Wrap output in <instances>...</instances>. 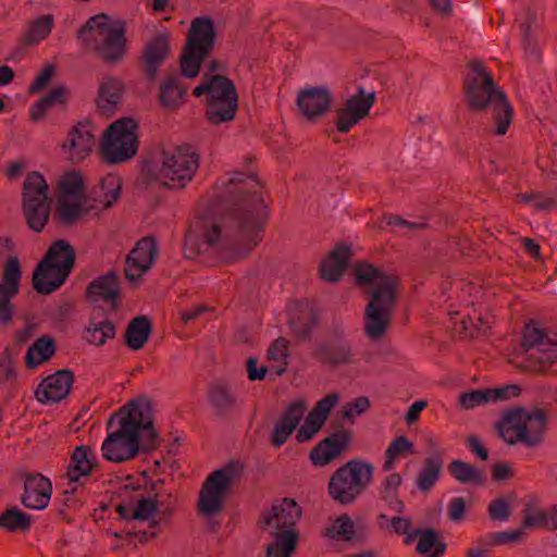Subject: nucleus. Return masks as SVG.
<instances>
[{"mask_svg": "<svg viewBox=\"0 0 557 557\" xmlns=\"http://www.w3.org/2000/svg\"><path fill=\"white\" fill-rule=\"evenodd\" d=\"M107 429L109 433L100 447L103 459L115 463L133 459L141 444H150L157 437L150 400L145 396L131 400L110 417Z\"/></svg>", "mask_w": 557, "mask_h": 557, "instance_id": "f257e3e1", "label": "nucleus"}, {"mask_svg": "<svg viewBox=\"0 0 557 557\" xmlns=\"http://www.w3.org/2000/svg\"><path fill=\"white\" fill-rule=\"evenodd\" d=\"M354 275L358 285L371 290L364 310V333L370 339L379 341L385 335L394 313L397 281L367 262L358 263Z\"/></svg>", "mask_w": 557, "mask_h": 557, "instance_id": "f03ea898", "label": "nucleus"}, {"mask_svg": "<svg viewBox=\"0 0 557 557\" xmlns=\"http://www.w3.org/2000/svg\"><path fill=\"white\" fill-rule=\"evenodd\" d=\"M465 86L468 106L474 111L491 108L494 115L493 133L504 136L512 120V108L481 62L470 64Z\"/></svg>", "mask_w": 557, "mask_h": 557, "instance_id": "7ed1b4c3", "label": "nucleus"}, {"mask_svg": "<svg viewBox=\"0 0 557 557\" xmlns=\"http://www.w3.org/2000/svg\"><path fill=\"white\" fill-rule=\"evenodd\" d=\"M125 22L107 14L91 16L79 29L78 38L94 48L108 63L120 62L126 53Z\"/></svg>", "mask_w": 557, "mask_h": 557, "instance_id": "20e7f679", "label": "nucleus"}, {"mask_svg": "<svg viewBox=\"0 0 557 557\" xmlns=\"http://www.w3.org/2000/svg\"><path fill=\"white\" fill-rule=\"evenodd\" d=\"M193 95L207 106L208 119L214 124L232 121L237 112L238 95L234 83L226 76L206 73Z\"/></svg>", "mask_w": 557, "mask_h": 557, "instance_id": "39448f33", "label": "nucleus"}, {"mask_svg": "<svg viewBox=\"0 0 557 557\" xmlns=\"http://www.w3.org/2000/svg\"><path fill=\"white\" fill-rule=\"evenodd\" d=\"M544 412L534 408H513L505 411L496 423L499 436L509 445H537L546 430Z\"/></svg>", "mask_w": 557, "mask_h": 557, "instance_id": "423d86ee", "label": "nucleus"}, {"mask_svg": "<svg viewBox=\"0 0 557 557\" xmlns=\"http://www.w3.org/2000/svg\"><path fill=\"white\" fill-rule=\"evenodd\" d=\"M199 156L191 146H178L163 151L154 165L153 180L164 188L180 190L195 177Z\"/></svg>", "mask_w": 557, "mask_h": 557, "instance_id": "0eeeda50", "label": "nucleus"}, {"mask_svg": "<svg viewBox=\"0 0 557 557\" xmlns=\"http://www.w3.org/2000/svg\"><path fill=\"white\" fill-rule=\"evenodd\" d=\"M373 476L372 462L362 458L351 459L331 475L327 493L335 503L351 505L372 483Z\"/></svg>", "mask_w": 557, "mask_h": 557, "instance_id": "6e6552de", "label": "nucleus"}, {"mask_svg": "<svg viewBox=\"0 0 557 557\" xmlns=\"http://www.w3.org/2000/svg\"><path fill=\"white\" fill-rule=\"evenodd\" d=\"M139 122L123 116L111 123L101 138V156L107 163L120 164L132 160L138 152Z\"/></svg>", "mask_w": 557, "mask_h": 557, "instance_id": "1a4fd4ad", "label": "nucleus"}, {"mask_svg": "<svg viewBox=\"0 0 557 557\" xmlns=\"http://www.w3.org/2000/svg\"><path fill=\"white\" fill-rule=\"evenodd\" d=\"M243 472V462L231 460L210 473L199 492L198 509L200 513L207 517L218 513L228 490L242 478Z\"/></svg>", "mask_w": 557, "mask_h": 557, "instance_id": "9d476101", "label": "nucleus"}, {"mask_svg": "<svg viewBox=\"0 0 557 557\" xmlns=\"http://www.w3.org/2000/svg\"><path fill=\"white\" fill-rule=\"evenodd\" d=\"M160 492L156 484L149 486L134 479H127L120 487V503L116 508L123 519L146 521L153 517L160 505Z\"/></svg>", "mask_w": 557, "mask_h": 557, "instance_id": "9b49d317", "label": "nucleus"}, {"mask_svg": "<svg viewBox=\"0 0 557 557\" xmlns=\"http://www.w3.org/2000/svg\"><path fill=\"white\" fill-rule=\"evenodd\" d=\"M322 537L333 545L360 544L369 536L367 523L360 517L341 513L330 517L321 531Z\"/></svg>", "mask_w": 557, "mask_h": 557, "instance_id": "f8f14e48", "label": "nucleus"}, {"mask_svg": "<svg viewBox=\"0 0 557 557\" xmlns=\"http://www.w3.org/2000/svg\"><path fill=\"white\" fill-rule=\"evenodd\" d=\"M96 126L89 121H81L73 125L60 144V153L71 162L87 159L97 145Z\"/></svg>", "mask_w": 557, "mask_h": 557, "instance_id": "ddd939ff", "label": "nucleus"}, {"mask_svg": "<svg viewBox=\"0 0 557 557\" xmlns=\"http://www.w3.org/2000/svg\"><path fill=\"white\" fill-rule=\"evenodd\" d=\"M267 216V206L259 195H255L246 203L245 215L240 223L239 242L244 248L238 256H245L259 244Z\"/></svg>", "mask_w": 557, "mask_h": 557, "instance_id": "4468645a", "label": "nucleus"}, {"mask_svg": "<svg viewBox=\"0 0 557 557\" xmlns=\"http://www.w3.org/2000/svg\"><path fill=\"white\" fill-rule=\"evenodd\" d=\"M302 517V508L294 498L285 497L275 500L260 517L263 531L297 530L296 524Z\"/></svg>", "mask_w": 557, "mask_h": 557, "instance_id": "2eb2a0df", "label": "nucleus"}, {"mask_svg": "<svg viewBox=\"0 0 557 557\" xmlns=\"http://www.w3.org/2000/svg\"><path fill=\"white\" fill-rule=\"evenodd\" d=\"M221 238L220 225L214 220L201 219L194 223L186 235L184 250L187 258L207 252Z\"/></svg>", "mask_w": 557, "mask_h": 557, "instance_id": "dca6fc26", "label": "nucleus"}, {"mask_svg": "<svg viewBox=\"0 0 557 557\" xmlns=\"http://www.w3.org/2000/svg\"><path fill=\"white\" fill-rule=\"evenodd\" d=\"M158 255L156 240L144 237L138 240L126 258L125 275L131 282H138L153 265Z\"/></svg>", "mask_w": 557, "mask_h": 557, "instance_id": "f3484780", "label": "nucleus"}, {"mask_svg": "<svg viewBox=\"0 0 557 557\" xmlns=\"http://www.w3.org/2000/svg\"><path fill=\"white\" fill-rule=\"evenodd\" d=\"M332 92L326 86H310L298 91L297 108L307 121H317L330 109Z\"/></svg>", "mask_w": 557, "mask_h": 557, "instance_id": "a211bd4d", "label": "nucleus"}, {"mask_svg": "<svg viewBox=\"0 0 557 557\" xmlns=\"http://www.w3.org/2000/svg\"><path fill=\"white\" fill-rule=\"evenodd\" d=\"M374 102V94L366 92L359 88L358 92L350 96L344 107L337 112V129L342 133L349 131L363 117H366Z\"/></svg>", "mask_w": 557, "mask_h": 557, "instance_id": "6ab92c4d", "label": "nucleus"}, {"mask_svg": "<svg viewBox=\"0 0 557 557\" xmlns=\"http://www.w3.org/2000/svg\"><path fill=\"white\" fill-rule=\"evenodd\" d=\"M21 280L20 261L10 257L3 270V278L0 281V322L8 323L13 317L11 299L17 294Z\"/></svg>", "mask_w": 557, "mask_h": 557, "instance_id": "aec40b11", "label": "nucleus"}, {"mask_svg": "<svg viewBox=\"0 0 557 557\" xmlns=\"http://www.w3.org/2000/svg\"><path fill=\"white\" fill-rule=\"evenodd\" d=\"M516 385H505L496 388L471 389L463 392L458 397L460 409L469 411L480 407L496 404L518 395Z\"/></svg>", "mask_w": 557, "mask_h": 557, "instance_id": "412c9836", "label": "nucleus"}, {"mask_svg": "<svg viewBox=\"0 0 557 557\" xmlns=\"http://www.w3.org/2000/svg\"><path fill=\"white\" fill-rule=\"evenodd\" d=\"M351 443L349 431H339L319 442L309 453L314 467H325L335 460Z\"/></svg>", "mask_w": 557, "mask_h": 557, "instance_id": "4be33fe9", "label": "nucleus"}, {"mask_svg": "<svg viewBox=\"0 0 557 557\" xmlns=\"http://www.w3.org/2000/svg\"><path fill=\"white\" fill-rule=\"evenodd\" d=\"M72 384L73 374L60 370L41 381L35 392L36 399L41 404L59 403L69 395Z\"/></svg>", "mask_w": 557, "mask_h": 557, "instance_id": "5701e85b", "label": "nucleus"}, {"mask_svg": "<svg viewBox=\"0 0 557 557\" xmlns=\"http://www.w3.org/2000/svg\"><path fill=\"white\" fill-rule=\"evenodd\" d=\"M307 408L308 401L306 399H295L278 418L271 434V442L275 447L282 446L287 441L296 430Z\"/></svg>", "mask_w": 557, "mask_h": 557, "instance_id": "b1692460", "label": "nucleus"}, {"mask_svg": "<svg viewBox=\"0 0 557 557\" xmlns=\"http://www.w3.org/2000/svg\"><path fill=\"white\" fill-rule=\"evenodd\" d=\"M124 82L114 76L104 77L98 87L96 107L104 115L114 114L123 101L125 94Z\"/></svg>", "mask_w": 557, "mask_h": 557, "instance_id": "393cba45", "label": "nucleus"}, {"mask_svg": "<svg viewBox=\"0 0 557 557\" xmlns=\"http://www.w3.org/2000/svg\"><path fill=\"white\" fill-rule=\"evenodd\" d=\"M215 29L211 18L196 17L191 21L185 46L210 53L214 47Z\"/></svg>", "mask_w": 557, "mask_h": 557, "instance_id": "a878e982", "label": "nucleus"}, {"mask_svg": "<svg viewBox=\"0 0 557 557\" xmlns=\"http://www.w3.org/2000/svg\"><path fill=\"white\" fill-rule=\"evenodd\" d=\"M269 541L264 545V557H293L300 541L298 530L264 531Z\"/></svg>", "mask_w": 557, "mask_h": 557, "instance_id": "bb28decb", "label": "nucleus"}, {"mask_svg": "<svg viewBox=\"0 0 557 557\" xmlns=\"http://www.w3.org/2000/svg\"><path fill=\"white\" fill-rule=\"evenodd\" d=\"M52 486L47 478L40 474L30 475L25 481L23 504L32 509H45L50 502Z\"/></svg>", "mask_w": 557, "mask_h": 557, "instance_id": "cd10ccee", "label": "nucleus"}, {"mask_svg": "<svg viewBox=\"0 0 557 557\" xmlns=\"http://www.w3.org/2000/svg\"><path fill=\"white\" fill-rule=\"evenodd\" d=\"M69 274L64 265L40 261L33 274L34 288L40 294H50L64 283Z\"/></svg>", "mask_w": 557, "mask_h": 557, "instance_id": "c85d7f7f", "label": "nucleus"}, {"mask_svg": "<svg viewBox=\"0 0 557 557\" xmlns=\"http://www.w3.org/2000/svg\"><path fill=\"white\" fill-rule=\"evenodd\" d=\"M96 465L97 457L94 449L85 445L77 446L72 453L65 476L71 483H76L88 476Z\"/></svg>", "mask_w": 557, "mask_h": 557, "instance_id": "c756f323", "label": "nucleus"}, {"mask_svg": "<svg viewBox=\"0 0 557 557\" xmlns=\"http://www.w3.org/2000/svg\"><path fill=\"white\" fill-rule=\"evenodd\" d=\"M170 33L162 32L152 38L146 46L145 64L146 71L154 78L159 66L165 61L170 50Z\"/></svg>", "mask_w": 557, "mask_h": 557, "instance_id": "7c9ffc66", "label": "nucleus"}, {"mask_svg": "<svg viewBox=\"0 0 557 557\" xmlns=\"http://www.w3.org/2000/svg\"><path fill=\"white\" fill-rule=\"evenodd\" d=\"M350 258V248L347 245L336 246L321 262L320 273L323 280L338 281Z\"/></svg>", "mask_w": 557, "mask_h": 557, "instance_id": "2f4dec72", "label": "nucleus"}, {"mask_svg": "<svg viewBox=\"0 0 557 557\" xmlns=\"http://www.w3.org/2000/svg\"><path fill=\"white\" fill-rule=\"evenodd\" d=\"M120 290V284L115 274H107L95 280L89 288L88 294L95 302H106L112 307L115 305Z\"/></svg>", "mask_w": 557, "mask_h": 557, "instance_id": "473e14b6", "label": "nucleus"}, {"mask_svg": "<svg viewBox=\"0 0 557 557\" xmlns=\"http://www.w3.org/2000/svg\"><path fill=\"white\" fill-rule=\"evenodd\" d=\"M123 181L116 173H108L99 180L97 201L103 209L112 208L120 199L122 194Z\"/></svg>", "mask_w": 557, "mask_h": 557, "instance_id": "72a5a7b5", "label": "nucleus"}, {"mask_svg": "<svg viewBox=\"0 0 557 557\" xmlns=\"http://www.w3.org/2000/svg\"><path fill=\"white\" fill-rule=\"evenodd\" d=\"M187 89L178 78H169L160 85L159 100L168 111H176L182 108L186 101Z\"/></svg>", "mask_w": 557, "mask_h": 557, "instance_id": "f704fd0d", "label": "nucleus"}, {"mask_svg": "<svg viewBox=\"0 0 557 557\" xmlns=\"http://www.w3.org/2000/svg\"><path fill=\"white\" fill-rule=\"evenodd\" d=\"M448 472L460 484L468 486H481L485 483L486 476L482 469H479L460 459L453 460L448 466Z\"/></svg>", "mask_w": 557, "mask_h": 557, "instance_id": "c9c22d12", "label": "nucleus"}, {"mask_svg": "<svg viewBox=\"0 0 557 557\" xmlns=\"http://www.w3.org/2000/svg\"><path fill=\"white\" fill-rule=\"evenodd\" d=\"M51 201H25L22 209L27 225L34 232H41L50 214Z\"/></svg>", "mask_w": 557, "mask_h": 557, "instance_id": "e433bc0d", "label": "nucleus"}, {"mask_svg": "<svg viewBox=\"0 0 557 557\" xmlns=\"http://www.w3.org/2000/svg\"><path fill=\"white\" fill-rule=\"evenodd\" d=\"M25 201H51L46 178L40 172H29L23 184V199Z\"/></svg>", "mask_w": 557, "mask_h": 557, "instance_id": "4c0bfd02", "label": "nucleus"}, {"mask_svg": "<svg viewBox=\"0 0 557 557\" xmlns=\"http://www.w3.org/2000/svg\"><path fill=\"white\" fill-rule=\"evenodd\" d=\"M115 336V326L108 319H91L84 330L85 341L94 346H103Z\"/></svg>", "mask_w": 557, "mask_h": 557, "instance_id": "58836bf2", "label": "nucleus"}, {"mask_svg": "<svg viewBox=\"0 0 557 557\" xmlns=\"http://www.w3.org/2000/svg\"><path fill=\"white\" fill-rule=\"evenodd\" d=\"M414 445L407 436L395 437L387 446L384 453V459L382 463V471L389 472L396 467L397 460L406 455L414 454Z\"/></svg>", "mask_w": 557, "mask_h": 557, "instance_id": "ea45409f", "label": "nucleus"}, {"mask_svg": "<svg viewBox=\"0 0 557 557\" xmlns=\"http://www.w3.org/2000/svg\"><path fill=\"white\" fill-rule=\"evenodd\" d=\"M54 17L51 14L39 15L32 20L24 33V44L35 46L45 40L51 33Z\"/></svg>", "mask_w": 557, "mask_h": 557, "instance_id": "a19ab883", "label": "nucleus"}, {"mask_svg": "<svg viewBox=\"0 0 557 557\" xmlns=\"http://www.w3.org/2000/svg\"><path fill=\"white\" fill-rule=\"evenodd\" d=\"M151 332L150 322L146 317H139L129 322L125 332V343L132 350L141 349Z\"/></svg>", "mask_w": 557, "mask_h": 557, "instance_id": "79ce46f5", "label": "nucleus"}, {"mask_svg": "<svg viewBox=\"0 0 557 557\" xmlns=\"http://www.w3.org/2000/svg\"><path fill=\"white\" fill-rule=\"evenodd\" d=\"M55 345L51 337H40L29 346L26 352V366L35 369L47 362L54 354Z\"/></svg>", "mask_w": 557, "mask_h": 557, "instance_id": "37998d69", "label": "nucleus"}, {"mask_svg": "<svg viewBox=\"0 0 557 557\" xmlns=\"http://www.w3.org/2000/svg\"><path fill=\"white\" fill-rule=\"evenodd\" d=\"M85 180L77 170H70L60 175L58 187L59 197L82 198L85 191Z\"/></svg>", "mask_w": 557, "mask_h": 557, "instance_id": "c03bdc74", "label": "nucleus"}, {"mask_svg": "<svg viewBox=\"0 0 557 557\" xmlns=\"http://www.w3.org/2000/svg\"><path fill=\"white\" fill-rule=\"evenodd\" d=\"M75 253L72 246L64 240L52 244L42 261L51 265H64L66 272L70 273L74 264Z\"/></svg>", "mask_w": 557, "mask_h": 557, "instance_id": "a18cd8bd", "label": "nucleus"}, {"mask_svg": "<svg viewBox=\"0 0 557 557\" xmlns=\"http://www.w3.org/2000/svg\"><path fill=\"white\" fill-rule=\"evenodd\" d=\"M417 550L422 557H442L446 545L440 540L437 533L432 529L418 530Z\"/></svg>", "mask_w": 557, "mask_h": 557, "instance_id": "49530a36", "label": "nucleus"}, {"mask_svg": "<svg viewBox=\"0 0 557 557\" xmlns=\"http://www.w3.org/2000/svg\"><path fill=\"white\" fill-rule=\"evenodd\" d=\"M208 53L184 46L180 70L183 76L195 78L199 75L203 60Z\"/></svg>", "mask_w": 557, "mask_h": 557, "instance_id": "de8ad7c7", "label": "nucleus"}, {"mask_svg": "<svg viewBox=\"0 0 557 557\" xmlns=\"http://www.w3.org/2000/svg\"><path fill=\"white\" fill-rule=\"evenodd\" d=\"M403 484V475L398 472L389 471L384 481L382 482L381 494L384 500L397 511L403 510L404 505L401 500L397 498V493Z\"/></svg>", "mask_w": 557, "mask_h": 557, "instance_id": "09e8293b", "label": "nucleus"}, {"mask_svg": "<svg viewBox=\"0 0 557 557\" xmlns=\"http://www.w3.org/2000/svg\"><path fill=\"white\" fill-rule=\"evenodd\" d=\"M442 471V461L440 459H429L425 461L420 472L418 473L416 485L421 492L430 491L437 480Z\"/></svg>", "mask_w": 557, "mask_h": 557, "instance_id": "8fccbe9b", "label": "nucleus"}, {"mask_svg": "<svg viewBox=\"0 0 557 557\" xmlns=\"http://www.w3.org/2000/svg\"><path fill=\"white\" fill-rule=\"evenodd\" d=\"M522 525L525 529H555V520L553 519V516H550L545 509H542L534 504H530L523 511Z\"/></svg>", "mask_w": 557, "mask_h": 557, "instance_id": "3c124183", "label": "nucleus"}, {"mask_svg": "<svg viewBox=\"0 0 557 557\" xmlns=\"http://www.w3.org/2000/svg\"><path fill=\"white\" fill-rule=\"evenodd\" d=\"M267 357L271 362L270 371H273L276 375L283 374L288 364L289 357L287 342L283 338L275 339L269 347Z\"/></svg>", "mask_w": 557, "mask_h": 557, "instance_id": "603ef678", "label": "nucleus"}, {"mask_svg": "<svg viewBox=\"0 0 557 557\" xmlns=\"http://www.w3.org/2000/svg\"><path fill=\"white\" fill-rule=\"evenodd\" d=\"M549 339L550 338L536 322L527 324L523 332L522 343L527 349L531 350L532 358H534V356L537 355L542 348H544L543 346H545Z\"/></svg>", "mask_w": 557, "mask_h": 557, "instance_id": "864d4df0", "label": "nucleus"}, {"mask_svg": "<svg viewBox=\"0 0 557 557\" xmlns=\"http://www.w3.org/2000/svg\"><path fill=\"white\" fill-rule=\"evenodd\" d=\"M29 516L16 507L8 509L0 516V528L7 531H25L29 528Z\"/></svg>", "mask_w": 557, "mask_h": 557, "instance_id": "5fc2aeb1", "label": "nucleus"}, {"mask_svg": "<svg viewBox=\"0 0 557 557\" xmlns=\"http://www.w3.org/2000/svg\"><path fill=\"white\" fill-rule=\"evenodd\" d=\"M462 327L467 334L473 336L485 333L491 327V323L487 317H483L482 311L475 308H467L462 319Z\"/></svg>", "mask_w": 557, "mask_h": 557, "instance_id": "6e6d98bb", "label": "nucleus"}, {"mask_svg": "<svg viewBox=\"0 0 557 557\" xmlns=\"http://www.w3.org/2000/svg\"><path fill=\"white\" fill-rule=\"evenodd\" d=\"M58 214L62 222L71 223L83 215L81 198L59 197Z\"/></svg>", "mask_w": 557, "mask_h": 557, "instance_id": "4d7b16f0", "label": "nucleus"}, {"mask_svg": "<svg viewBox=\"0 0 557 557\" xmlns=\"http://www.w3.org/2000/svg\"><path fill=\"white\" fill-rule=\"evenodd\" d=\"M323 425L324 422H322L320 418H315L311 413H308L296 432V441L298 443L310 442L317 436Z\"/></svg>", "mask_w": 557, "mask_h": 557, "instance_id": "13d9d810", "label": "nucleus"}, {"mask_svg": "<svg viewBox=\"0 0 557 557\" xmlns=\"http://www.w3.org/2000/svg\"><path fill=\"white\" fill-rule=\"evenodd\" d=\"M471 500L458 496L449 500L447 505V517L454 523H459L468 518Z\"/></svg>", "mask_w": 557, "mask_h": 557, "instance_id": "bf43d9fd", "label": "nucleus"}, {"mask_svg": "<svg viewBox=\"0 0 557 557\" xmlns=\"http://www.w3.org/2000/svg\"><path fill=\"white\" fill-rule=\"evenodd\" d=\"M388 525L395 533L405 535L406 544H411L417 540L418 530L411 528V522L408 518L400 516L393 517Z\"/></svg>", "mask_w": 557, "mask_h": 557, "instance_id": "052dcab7", "label": "nucleus"}, {"mask_svg": "<svg viewBox=\"0 0 557 557\" xmlns=\"http://www.w3.org/2000/svg\"><path fill=\"white\" fill-rule=\"evenodd\" d=\"M57 73L55 65L48 63L46 64L40 72L35 77L34 82L29 86V91L32 94H37L45 89L51 79L54 77Z\"/></svg>", "mask_w": 557, "mask_h": 557, "instance_id": "680f3d73", "label": "nucleus"}, {"mask_svg": "<svg viewBox=\"0 0 557 557\" xmlns=\"http://www.w3.org/2000/svg\"><path fill=\"white\" fill-rule=\"evenodd\" d=\"M337 403L338 395L335 393L329 394L320 399L309 413L315 418H320L321 421L325 423L331 410L336 406Z\"/></svg>", "mask_w": 557, "mask_h": 557, "instance_id": "e2e57ef3", "label": "nucleus"}, {"mask_svg": "<svg viewBox=\"0 0 557 557\" xmlns=\"http://www.w3.org/2000/svg\"><path fill=\"white\" fill-rule=\"evenodd\" d=\"M370 407V400L366 396L356 398L354 401L345 405L343 410V417L354 422L355 419L364 413Z\"/></svg>", "mask_w": 557, "mask_h": 557, "instance_id": "0e129e2a", "label": "nucleus"}, {"mask_svg": "<svg viewBox=\"0 0 557 557\" xmlns=\"http://www.w3.org/2000/svg\"><path fill=\"white\" fill-rule=\"evenodd\" d=\"M17 356L11 350H4L0 356V375L7 380L13 379L16 375Z\"/></svg>", "mask_w": 557, "mask_h": 557, "instance_id": "69168bd1", "label": "nucleus"}, {"mask_svg": "<svg viewBox=\"0 0 557 557\" xmlns=\"http://www.w3.org/2000/svg\"><path fill=\"white\" fill-rule=\"evenodd\" d=\"M490 517L495 521H507L510 516L509 503L505 499H496L488 507Z\"/></svg>", "mask_w": 557, "mask_h": 557, "instance_id": "338daca9", "label": "nucleus"}, {"mask_svg": "<svg viewBox=\"0 0 557 557\" xmlns=\"http://www.w3.org/2000/svg\"><path fill=\"white\" fill-rule=\"evenodd\" d=\"M544 347L534 358L543 364L557 362V343L550 338Z\"/></svg>", "mask_w": 557, "mask_h": 557, "instance_id": "774afa93", "label": "nucleus"}]
</instances>
